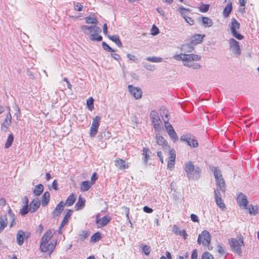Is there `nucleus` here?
Segmentation results:
<instances>
[{
  "mask_svg": "<svg viewBox=\"0 0 259 259\" xmlns=\"http://www.w3.org/2000/svg\"><path fill=\"white\" fill-rule=\"evenodd\" d=\"M173 58L178 61H183L184 66L189 68H192L194 69H199L201 67V65L192 62L193 61H198L200 60L201 57L198 55L193 54H180L174 55Z\"/></svg>",
  "mask_w": 259,
  "mask_h": 259,
  "instance_id": "nucleus-1",
  "label": "nucleus"
},
{
  "mask_svg": "<svg viewBox=\"0 0 259 259\" xmlns=\"http://www.w3.org/2000/svg\"><path fill=\"white\" fill-rule=\"evenodd\" d=\"M81 29L85 34H90V39L92 41H100L102 40V36L99 35L102 31L101 29L96 26H89L82 25Z\"/></svg>",
  "mask_w": 259,
  "mask_h": 259,
  "instance_id": "nucleus-2",
  "label": "nucleus"
},
{
  "mask_svg": "<svg viewBox=\"0 0 259 259\" xmlns=\"http://www.w3.org/2000/svg\"><path fill=\"white\" fill-rule=\"evenodd\" d=\"M185 171L189 180L198 178L201 172L200 169L197 166H195L191 161L188 162L185 164Z\"/></svg>",
  "mask_w": 259,
  "mask_h": 259,
  "instance_id": "nucleus-3",
  "label": "nucleus"
},
{
  "mask_svg": "<svg viewBox=\"0 0 259 259\" xmlns=\"http://www.w3.org/2000/svg\"><path fill=\"white\" fill-rule=\"evenodd\" d=\"M8 218L11 221L10 227H12L16 224V218L14 213L11 208H9L7 215H2L0 217V233H1L7 226Z\"/></svg>",
  "mask_w": 259,
  "mask_h": 259,
  "instance_id": "nucleus-4",
  "label": "nucleus"
},
{
  "mask_svg": "<svg viewBox=\"0 0 259 259\" xmlns=\"http://www.w3.org/2000/svg\"><path fill=\"white\" fill-rule=\"evenodd\" d=\"M213 174L215 179L217 188L214 190L224 193L226 190L225 181L222 177L221 170L217 167L213 168Z\"/></svg>",
  "mask_w": 259,
  "mask_h": 259,
  "instance_id": "nucleus-5",
  "label": "nucleus"
},
{
  "mask_svg": "<svg viewBox=\"0 0 259 259\" xmlns=\"http://www.w3.org/2000/svg\"><path fill=\"white\" fill-rule=\"evenodd\" d=\"M211 239L210 233L207 231L204 230L198 235L197 243L203 246H208L210 244Z\"/></svg>",
  "mask_w": 259,
  "mask_h": 259,
  "instance_id": "nucleus-6",
  "label": "nucleus"
},
{
  "mask_svg": "<svg viewBox=\"0 0 259 259\" xmlns=\"http://www.w3.org/2000/svg\"><path fill=\"white\" fill-rule=\"evenodd\" d=\"M229 243L232 249L238 254L241 253V247L244 246L243 241L242 239L232 238L229 241Z\"/></svg>",
  "mask_w": 259,
  "mask_h": 259,
  "instance_id": "nucleus-7",
  "label": "nucleus"
},
{
  "mask_svg": "<svg viewBox=\"0 0 259 259\" xmlns=\"http://www.w3.org/2000/svg\"><path fill=\"white\" fill-rule=\"evenodd\" d=\"M240 28V23L235 19L233 18L231 22V31L232 35L238 40H242L244 36L237 31Z\"/></svg>",
  "mask_w": 259,
  "mask_h": 259,
  "instance_id": "nucleus-8",
  "label": "nucleus"
},
{
  "mask_svg": "<svg viewBox=\"0 0 259 259\" xmlns=\"http://www.w3.org/2000/svg\"><path fill=\"white\" fill-rule=\"evenodd\" d=\"M101 120V117L100 116H96L93 119L92 123L90 130V136L91 137H95L96 136Z\"/></svg>",
  "mask_w": 259,
  "mask_h": 259,
  "instance_id": "nucleus-9",
  "label": "nucleus"
},
{
  "mask_svg": "<svg viewBox=\"0 0 259 259\" xmlns=\"http://www.w3.org/2000/svg\"><path fill=\"white\" fill-rule=\"evenodd\" d=\"M229 43L232 52L237 56H239L241 54V50L239 42L234 38H230Z\"/></svg>",
  "mask_w": 259,
  "mask_h": 259,
  "instance_id": "nucleus-10",
  "label": "nucleus"
},
{
  "mask_svg": "<svg viewBox=\"0 0 259 259\" xmlns=\"http://www.w3.org/2000/svg\"><path fill=\"white\" fill-rule=\"evenodd\" d=\"M150 118L154 125L155 129H158L160 125V119L158 112L155 110H152L150 113Z\"/></svg>",
  "mask_w": 259,
  "mask_h": 259,
  "instance_id": "nucleus-11",
  "label": "nucleus"
},
{
  "mask_svg": "<svg viewBox=\"0 0 259 259\" xmlns=\"http://www.w3.org/2000/svg\"><path fill=\"white\" fill-rule=\"evenodd\" d=\"M56 245V242L54 243L51 242L49 243H40V250L41 251L48 253L50 255L55 248Z\"/></svg>",
  "mask_w": 259,
  "mask_h": 259,
  "instance_id": "nucleus-12",
  "label": "nucleus"
},
{
  "mask_svg": "<svg viewBox=\"0 0 259 259\" xmlns=\"http://www.w3.org/2000/svg\"><path fill=\"white\" fill-rule=\"evenodd\" d=\"M181 140L185 142L191 147L195 148L198 146L197 141L191 138L190 135H184L181 137Z\"/></svg>",
  "mask_w": 259,
  "mask_h": 259,
  "instance_id": "nucleus-13",
  "label": "nucleus"
},
{
  "mask_svg": "<svg viewBox=\"0 0 259 259\" xmlns=\"http://www.w3.org/2000/svg\"><path fill=\"white\" fill-rule=\"evenodd\" d=\"M214 197L217 205L222 210H224L226 208V205L222 199V194L221 192L214 190Z\"/></svg>",
  "mask_w": 259,
  "mask_h": 259,
  "instance_id": "nucleus-14",
  "label": "nucleus"
},
{
  "mask_svg": "<svg viewBox=\"0 0 259 259\" xmlns=\"http://www.w3.org/2000/svg\"><path fill=\"white\" fill-rule=\"evenodd\" d=\"M128 88L129 92L135 98V99H139L141 98L142 92L140 88L134 87L132 85H129L128 86Z\"/></svg>",
  "mask_w": 259,
  "mask_h": 259,
  "instance_id": "nucleus-15",
  "label": "nucleus"
},
{
  "mask_svg": "<svg viewBox=\"0 0 259 259\" xmlns=\"http://www.w3.org/2000/svg\"><path fill=\"white\" fill-rule=\"evenodd\" d=\"M237 201L238 204L243 208H246L248 204V200L246 196L242 193H240L237 198Z\"/></svg>",
  "mask_w": 259,
  "mask_h": 259,
  "instance_id": "nucleus-16",
  "label": "nucleus"
},
{
  "mask_svg": "<svg viewBox=\"0 0 259 259\" xmlns=\"http://www.w3.org/2000/svg\"><path fill=\"white\" fill-rule=\"evenodd\" d=\"M111 218L109 215H106L100 219L98 215L96 216V223L98 227H103L106 226L110 221Z\"/></svg>",
  "mask_w": 259,
  "mask_h": 259,
  "instance_id": "nucleus-17",
  "label": "nucleus"
},
{
  "mask_svg": "<svg viewBox=\"0 0 259 259\" xmlns=\"http://www.w3.org/2000/svg\"><path fill=\"white\" fill-rule=\"evenodd\" d=\"M114 164L117 168L122 170L126 169L129 167L128 163L120 158H116L114 160Z\"/></svg>",
  "mask_w": 259,
  "mask_h": 259,
  "instance_id": "nucleus-18",
  "label": "nucleus"
},
{
  "mask_svg": "<svg viewBox=\"0 0 259 259\" xmlns=\"http://www.w3.org/2000/svg\"><path fill=\"white\" fill-rule=\"evenodd\" d=\"M12 120L11 114L10 113V109L8 108V113L6 116V118L4 121V122L2 124V129L5 131H6L9 127V126L11 124Z\"/></svg>",
  "mask_w": 259,
  "mask_h": 259,
  "instance_id": "nucleus-19",
  "label": "nucleus"
},
{
  "mask_svg": "<svg viewBox=\"0 0 259 259\" xmlns=\"http://www.w3.org/2000/svg\"><path fill=\"white\" fill-rule=\"evenodd\" d=\"M40 202L37 198L34 199L29 204V211L33 213L39 207Z\"/></svg>",
  "mask_w": 259,
  "mask_h": 259,
  "instance_id": "nucleus-20",
  "label": "nucleus"
},
{
  "mask_svg": "<svg viewBox=\"0 0 259 259\" xmlns=\"http://www.w3.org/2000/svg\"><path fill=\"white\" fill-rule=\"evenodd\" d=\"M205 37L204 34H195L191 37L190 44L193 45L199 44L202 42L203 38Z\"/></svg>",
  "mask_w": 259,
  "mask_h": 259,
  "instance_id": "nucleus-21",
  "label": "nucleus"
},
{
  "mask_svg": "<svg viewBox=\"0 0 259 259\" xmlns=\"http://www.w3.org/2000/svg\"><path fill=\"white\" fill-rule=\"evenodd\" d=\"M156 139L157 144L161 146L164 149L167 150L169 149V146L167 145V142L163 137L160 135H156Z\"/></svg>",
  "mask_w": 259,
  "mask_h": 259,
  "instance_id": "nucleus-22",
  "label": "nucleus"
},
{
  "mask_svg": "<svg viewBox=\"0 0 259 259\" xmlns=\"http://www.w3.org/2000/svg\"><path fill=\"white\" fill-rule=\"evenodd\" d=\"M65 204L63 201H61L57 205L53 212L54 217H59L64 209Z\"/></svg>",
  "mask_w": 259,
  "mask_h": 259,
  "instance_id": "nucleus-23",
  "label": "nucleus"
},
{
  "mask_svg": "<svg viewBox=\"0 0 259 259\" xmlns=\"http://www.w3.org/2000/svg\"><path fill=\"white\" fill-rule=\"evenodd\" d=\"M26 237L25 232L22 230H19L16 235V239L18 244L19 245H22Z\"/></svg>",
  "mask_w": 259,
  "mask_h": 259,
  "instance_id": "nucleus-24",
  "label": "nucleus"
},
{
  "mask_svg": "<svg viewBox=\"0 0 259 259\" xmlns=\"http://www.w3.org/2000/svg\"><path fill=\"white\" fill-rule=\"evenodd\" d=\"M53 236V234L51 230H48L42 236L40 243H47Z\"/></svg>",
  "mask_w": 259,
  "mask_h": 259,
  "instance_id": "nucleus-25",
  "label": "nucleus"
},
{
  "mask_svg": "<svg viewBox=\"0 0 259 259\" xmlns=\"http://www.w3.org/2000/svg\"><path fill=\"white\" fill-rule=\"evenodd\" d=\"M92 185H93L89 181H83L80 184V190L81 192H86L90 189Z\"/></svg>",
  "mask_w": 259,
  "mask_h": 259,
  "instance_id": "nucleus-26",
  "label": "nucleus"
},
{
  "mask_svg": "<svg viewBox=\"0 0 259 259\" xmlns=\"http://www.w3.org/2000/svg\"><path fill=\"white\" fill-rule=\"evenodd\" d=\"M232 10V2H229L228 3L227 6L224 9V10L223 12V16L225 18H227L229 16Z\"/></svg>",
  "mask_w": 259,
  "mask_h": 259,
  "instance_id": "nucleus-27",
  "label": "nucleus"
},
{
  "mask_svg": "<svg viewBox=\"0 0 259 259\" xmlns=\"http://www.w3.org/2000/svg\"><path fill=\"white\" fill-rule=\"evenodd\" d=\"M202 24L204 27H210L212 26L213 22L212 20L207 17H202Z\"/></svg>",
  "mask_w": 259,
  "mask_h": 259,
  "instance_id": "nucleus-28",
  "label": "nucleus"
},
{
  "mask_svg": "<svg viewBox=\"0 0 259 259\" xmlns=\"http://www.w3.org/2000/svg\"><path fill=\"white\" fill-rule=\"evenodd\" d=\"M72 211L70 209H68L67 212L64 216L63 221L61 222V224L60 225V228H63L64 226L67 224V223L68 222V220L70 217V216L72 214Z\"/></svg>",
  "mask_w": 259,
  "mask_h": 259,
  "instance_id": "nucleus-29",
  "label": "nucleus"
},
{
  "mask_svg": "<svg viewBox=\"0 0 259 259\" xmlns=\"http://www.w3.org/2000/svg\"><path fill=\"white\" fill-rule=\"evenodd\" d=\"M85 19V22L88 24H97L98 23L97 19L94 14H90Z\"/></svg>",
  "mask_w": 259,
  "mask_h": 259,
  "instance_id": "nucleus-30",
  "label": "nucleus"
},
{
  "mask_svg": "<svg viewBox=\"0 0 259 259\" xmlns=\"http://www.w3.org/2000/svg\"><path fill=\"white\" fill-rule=\"evenodd\" d=\"M108 38L113 41L119 48L122 47V43L119 39V36L117 35H109Z\"/></svg>",
  "mask_w": 259,
  "mask_h": 259,
  "instance_id": "nucleus-31",
  "label": "nucleus"
},
{
  "mask_svg": "<svg viewBox=\"0 0 259 259\" xmlns=\"http://www.w3.org/2000/svg\"><path fill=\"white\" fill-rule=\"evenodd\" d=\"M193 45L190 44H184L181 47L182 51L184 52L185 54L186 53H191L194 50V47L192 46Z\"/></svg>",
  "mask_w": 259,
  "mask_h": 259,
  "instance_id": "nucleus-32",
  "label": "nucleus"
},
{
  "mask_svg": "<svg viewBox=\"0 0 259 259\" xmlns=\"http://www.w3.org/2000/svg\"><path fill=\"white\" fill-rule=\"evenodd\" d=\"M76 198V196L73 194H71L67 198L66 203H64L65 205L66 204L68 206H72L74 204V202L75 201Z\"/></svg>",
  "mask_w": 259,
  "mask_h": 259,
  "instance_id": "nucleus-33",
  "label": "nucleus"
},
{
  "mask_svg": "<svg viewBox=\"0 0 259 259\" xmlns=\"http://www.w3.org/2000/svg\"><path fill=\"white\" fill-rule=\"evenodd\" d=\"M50 200V193L49 192H46L42 196L41 204L43 206H46Z\"/></svg>",
  "mask_w": 259,
  "mask_h": 259,
  "instance_id": "nucleus-34",
  "label": "nucleus"
},
{
  "mask_svg": "<svg viewBox=\"0 0 259 259\" xmlns=\"http://www.w3.org/2000/svg\"><path fill=\"white\" fill-rule=\"evenodd\" d=\"M44 190V186L41 184L36 185L33 190V193L35 196H39Z\"/></svg>",
  "mask_w": 259,
  "mask_h": 259,
  "instance_id": "nucleus-35",
  "label": "nucleus"
},
{
  "mask_svg": "<svg viewBox=\"0 0 259 259\" xmlns=\"http://www.w3.org/2000/svg\"><path fill=\"white\" fill-rule=\"evenodd\" d=\"M85 200L82 199L80 196H79L77 202L75 204L77 210L81 209L84 206Z\"/></svg>",
  "mask_w": 259,
  "mask_h": 259,
  "instance_id": "nucleus-36",
  "label": "nucleus"
},
{
  "mask_svg": "<svg viewBox=\"0 0 259 259\" xmlns=\"http://www.w3.org/2000/svg\"><path fill=\"white\" fill-rule=\"evenodd\" d=\"M146 60L151 62L160 63L162 61L163 59L161 57L153 56L147 57Z\"/></svg>",
  "mask_w": 259,
  "mask_h": 259,
  "instance_id": "nucleus-37",
  "label": "nucleus"
},
{
  "mask_svg": "<svg viewBox=\"0 0 259 259\" xmlns=\"http://www.w3.org/2000/svg\"><path fill=\"white\" fill-rule=\"evenodd\" d=\"M142 65L143 67L147 70L154 71L155 69V66L154 65L147 63V62H143Z\"/></svg>",
  "mask_w": 259,
  "mask_h": 259,
  "instance_id": "nucleus-38",
  "label": "nucleus"
},
{
  "mask_svg": "<svg viewBox=\"0 0 259 259\" xmlns=\"http://www.w3.org/2000/svg\"><path fill=\"white\" fill-rule=\"evenodd\" d=\"M14 140V137L12 134L9 135L7 140L5 143V147L6 148H9L11 145Z\"/></svg>",
  "mask_w": 259,
  "mask_h": 259,
  "instance_id": "nucleus-39",
  "label": "nucleus"
},
{
  "mask_svg": "<svg viewBox=\"0 0 259 259\" xmlns=\"http://www.w3.org/2000/svg\"><path fill=\"white\" fill-rule=\"evenodd\" d=\"M160 115L164 121V119H168V111L164 107L160 108Z\"/></svg>",
  "mask_w": 259,
  "mask_h": 259,
  "instance_id": "nucleus-40",
  "label": "nucleus"
},
{
  "mask_svg": "<svg viewBox=\"0 0 259 259\" xmlns=\"http://www.w3.org/2000/svg\"><path fill=\"white\" fill-rule=\"evenodd\" d=\"M149 150L147 148H143V155L144 156V161L145 163H147L148 159L149 157Z\"/></svg>",
  "mask_w": 259,
  "mask_h": 259,
  "instance_id": "nucleus-41",
  "label": "nucleus"
},
{
  "mask_svg": "<svg viewBox=\"0 0 259 259\" xmlns=\"http://www.w3.org/2000/svg\"><path fill=\"white\" fill-rule=\"evenodd\" d=\"M101 238V234L99 232L94 233L91 238V241L96 242Z\"/></svg>",
  "mask_w": 259,
  "mask_h": 259,
  "instance_id": "nucleus-42",
  "label": "nucleus"
},
{
  "mask_svg": "<svg viewBox=\"0 0 259 259\" xmlns=\"http://www.w3.org/2000/svg\"><path fill=\"white\" fill-rule=\"evenodd\" d=\"M169 119H164V122L165 123V129L168 133L169 132V131H171L174 130V128L172 126V125L168 122Z\"/></svg>",
  "mask_w": 259,
  "mask_h": 259,
  "instance_id": "nucleus-43",
  "label": "nucleus"
},
{
  "mask_svg": "<svg viewBox=\"0 0 259 259\" xmlns=\"http://www.w3.org/2000/svg\"><path fill=\"white\" fill-rule=\"evenodd\" d=\"M168 134L169 136L171 139L174 142L178 140V137L177 135L174 130L171 131H169V132L168 133Z\"/></svg>",
  "mask_w": 259,
  "mask_h": 259,
  "instance_id": "nucleus-44",
  "label": "nucleus"
},
{
  "mask_svg": "<svg viewBox=\"0 0 259 259\" xmlns=\"http://www.w3.org/2000/svg\"><path fill=\"white\" fill-rule=\"evenodd\" d=\"M189 10H190L189 9L185 8L182 6L180 7L178 9L179 12L181 13V15L184 18V19L185 18H186L188 17L185 12V11H189Z\"/></svg>",
  "mask_w": 259,
  "mask_h": 259,
  "instance_id": "nucleus-45",
  "label": "nucleus"
},
{
  "mask_svg": "<svg viewBox=\"0 0 259 259\" xmlns=\"http://www.w3.org/2000/svg\"><path fill=\"white\" fill-rule=\"evenodd\" d=\"M172 231L177 235H181L184 233V230H181L177 226L174 225L172 227Z\"/></svg>",
  "mask_w": 259,
  "mask_h": 259,
  "instance_id": "nucleus-46",
  "label": "nucleus"
},
{
  "mask_svg": "<svg viewBox=\"0 0 259 259\" xmlns=\"http://www.w3.org/2000/svg\"><path fill=\"white\" fill-rule=\"evenodd\" d=\"M29 211V208L28 209V206H27V205H24L20 209V213L22 215H25Z\"/></svg>",
  "mask_w": 259,
  "mask_h": 259,
  "instance_id": "nucleus-47",
  "label": "nucleus"
},
{
  "mask_svg": "<svg viewBox=\"0 0 259 259\" xmlns=\"http://www.w3.org/2000/svg\"><path fill=\"white\" fill-rule=\"evenodd\" d=\"M209 8V5L202 4L199 8V10L202 13H205L208 11Z\"/></svg>",
  "mask_w": 259,
  "mask_h": 259,
  "instance_id": "nucleus-48",
  "label": "nucleus"
},
{
  "mask_svg": "<svg viewBox=\"0 0 259 259\" xmlns=\"http://www.w3.org/2000/svg\"><path fill=\"white\" fill-rule=\"evenodd\" d=\"M102 47L103 48L108 51L110 52H115V50H114L113 49H112L108 45H107L105 42H102Z\"/></svg>",
  "mask_w": 259,
  "mask_h": 259,
  "instance_id": "nucleus-49",
  "label": "nucleus"
},
{
  "mask_svg": "<svg viewBox=\"0 0 259 259\" xmlns=\"http://www.w3.org/2000/svg\"><path fill=\"white\" fill-rule=\"evenodd\" d=\"M202 259H213V256L208 252H204L202 255Z\"/></svg>",
  "mask_w": 259,
  "mask_h": 259,
  "instance_id": "nucleus-50",
  "label": "nucleus"
},
{
  "mask_svg": "<svg viewBox=\"0 0 259 259\" xmlns=\"http://www.w3.org/2000/svg\"><path fill=\"white\" fill-rule=\"evenodd\" d=\"M142 250L146 255H149L150 252V247L147 245H144L142 247Z\"/></svg>",
  "mask_w": 259,
  "mask_h": 259,
  "instance_id": "nucleus-51",
  "label": "nucleus"
},
{
  "mask_svg": "<svg viewBox=\"0 0 259 259\" xmlns=\"http://www.w3.org/2000/svg\"><path fill=\"white\" fill-rule=\"evenodd\" d=\"M87 104L89 107V109L91 110V108L93 107L94 106V99L92 97H90L87 101Z\"/></svg>",
  "mask_w": 259,
  "mask_h": 259,
  "instance_id": "nucleus-52",
  "label": "nucleus"
},
{
  "mask_svg": "<svg viewBox=\"0 0 259 259\" xmlns=\"http://www.w3.org/2000/svg\"><path fill=\"white\" fill-rule=\"evenodd\" d=\"M159 32L158 28L155 26L153 25L151 30V33L153 35H156Z\"/></svg>",
  "mask_w": 259,
  "mask_h": 259,
  "instance_id": "nucleus-53",
  "label": "nucleus"
},
{
  "mask_svg": "<svg viewBox=\"0 0 259 259\" xmlns=\"http://www.w3.org/2000/svg\"><path fill=\"white\" fill-rule=\"evenodd\" d=\"M175 159H176V154H175V151L173 150H169V160H172L173 161H175Z\"/></svg>",
  "mask_w": 259,
  "mask_h": 259,
  "instance_id": "nucleus-54",
  "label": "nucleus"
},
{
  "mask_svg": "<svg viewBox=\"0 0 259 259\" xmlns=\"http://www.w3.org/2000/svg\"><path fill=\"white\" fill-rule=\"evenodd\" d=\"M98 178L97 173L94 172L91 178V183L92 185H94L96 181L98 179Z\"/></svg>",
  "mask_w": 259,
  "mask_h": 259,
  "instance_id": "nucleus-55",
  "label": "nucleus"
},
{
  "mask_svg": "<svg viewBox=\"0 0 259 259\" xmlns=\"http://www.w3.org/2000/svg\"><path fill=\"white\" fill-rule=\"evenodd\" d=\"M74 9L77 11H81L82 9V6L79 3H76L74 4Z\"/></svg>",
  "mask_w": 259,
  "mask_h": 259,
  "instance_id": "nucleus-56",
  "label": "nucleus"
},
{
  "mask_svg": "<svg viewBox=\"0 0 259 259\" xmlns=\"http://www.w3.org/2000/svg\"><path fill=\"white\" fill-rule=\"evenodd\" d=\"M217 247L218 252L220 254H224L226 253V250H225L224 247H223V246H222L220 245H218Z\"/></svg>",
  "mask_w": 259,
  "mask_h": 259,
  "instance_id": "nucleus-57",
  "label": "nucleus"
},
{
  "mask_svg": "<svg viewBox=\"0 0 259 259\" xmlns=\"http://www.w3.org/2000/svg\"><path fill=\"white\" fill-rule=\"evenodd\" d=\"M127 57L131 61H133L135 62H137L138 61L137 58L133 55H131L130 54H127Z\"/></svg>",
  "mask_w": 259,
  "mask_h": 259,
  "instance_id": "nucleus-58",
  "label": "nucleus"
},
{
  "mask_svg": "<svg viewBox=\"0 0 259 259\" xmlns=\"http://www.w3.org/2000/svg\"><path fill=\"white\" fill-rule=\"evenodd\" d=\"M174 165H175V161L168 160V163H167V168L171 170L174 167Z\"/></svg>",
  "mask_w": 259,
  "mask_h": 259,
  "instance_id": "nucleus-59",
  "label": "nucleus"
},
{
  "mask_svg": "<svg viewBox=\"0 0 259 259\" xmlns=\"http://www.w3.org/2000/svg\"><path fill=\"white\" fill-rule=\"evenodd\" d=\"M191 220L194 222H198L199 219L197 215L195 214H191L190 216Z\"/></svg>",
  "mask_w": 259,
  "mask_h": 259,
  "instance_id": "nucleus-60",
  "label": "nucleus"
},
{
  "mask_svg": "<svg viewBox=\"0 0 259 259\" xmlns=\"http://www.w3.org/2000/svg\"><path fill=\"white\" fill-rule=\"evenodd\" d=\"M143 210L144 212H146V213H152L153 212V209L147 206H145L144 207H143Z\"/></svg>",
  "mask_w": 259,
  "mask_h": 259,
  "instance_id": "nucleus-61",
  "label": "nucleus"
},
{
  "mask_svg": "<svg viewBox=\"0 0 259 259\" xmlns=\"http://www.w3.org/2000/svg\"><path fill=\"white\" fill-rule=\"evenodd\" d=\"M185 20L190 25H192L194 24L193 20L191 18L189 17V16L188 17H187L186 18H185Z\"/></svg>",
  "mask_w": 259,
  "mask_h": 259,
  "instance_id": "nucleus-62",
  "label": "nucleus"
},
{
  "mask_svg": "<svg viewBox=\"0 0 259 259\" xmlns=\"http://www.w3.org/2000/svg\"><path fill=\"white\" fill-rule=\"evenodd\" d=\"M189 256V253L186 252L184 255H178L177 259H188Z\"/></svg>",
  "mask_w": 259,
  "mask_h": 259,
  "instance_id": "nucleus-63",
  "label": "nucleus"
},
{
  "mask_svg": "<svg viewBox=\"0 0 259 259\" xmlns=\"http://www.w3.org/2000/svg\"><path fill=\"white\" fill-rule=\"evenodd\" d=\"M191 258V259H197V251L196 249L193 250Z\"/></svg>",
  "mask_w": 259,
  "mask_h": 259,
  "instance_id": "nucleus-64",
  "label": "nucleus"
}]
</instances>
